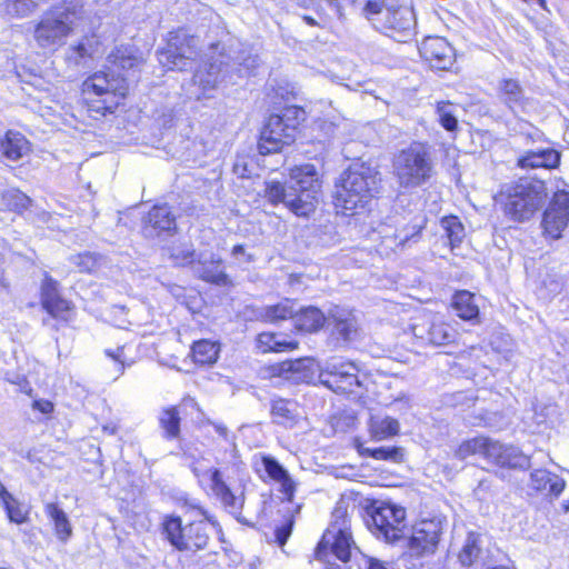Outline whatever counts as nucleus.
I'll use <instances>...</instances> for the list:
<instances>
[{"mask_svg": "<svg viewBox=\"0 0 569 569\" xmlns=\"http://www.w3.org/2000/svg\"><path fill=\"white\" fill-rule=\"evenodd\" d=\"M293 521L289 519L284 525L276 529V539L280 546H283L291 535Z\"/></svg>", "mask_w": 569, "mask_h": 569, "instance_id": "864d4df0", "label": "nucleus"}, {"mask_svg": "<svg viewBox=\"0 0 569 569\" xmlns=\"http://www.w3.org/2000/svg\"><path fill=\"white\" fill-rule=\"evenodd\" d=\"M53 403L49 400H38V411L48 415L53 411Z\"/></svg>", "mask_w": 569, "mask_h": 569, "instance_id": "13d9d810", "label": "nucleus"}, {"mask_svg": "<svg viewBox=\"0 0 569 569\" xmlns=\"http://www.w3.org/2000/svg\"><path fill=\"white\" fill-rule=\"evenodd\" d=\"M262 465L268 477L280 483V491L286 496L287 500L292 501L297 485L289 472L270 456L262 457Z\"/></svg>", "mask_w": 569, "mask_h": 569, "instance_id": "412c9836", "label": "nucleus"}, {"mask_svg": "<svg viewBox=\"0 0 569 569\" xmlns=\"http://www.w3.org/2000/svg\"><path fill=\"white\" fill-rule=\"evenodd\" d=\"M41 305L49 315L63 320L68 319L71 310L70 302L61 297L59 283L47 272L41 283Z\"/></svg>", "mask_w": 569, "mask_h": 569, "instance_id": "6ab92c4d", "label": "nucleus"}, {"mask_svg": "<svg viewBox=\"0 0 569 569\" xmlns=\"http://www.w3.org/2000/svg\"><path fill=\"white\" fill-rule=\"evenodd\" d=\"M368 431L371 439L381 441L397 436L400 431V423L389 416L371 415L368 421Z\"/></svg>", "mask_w": 569, "mask_h": 569, "instance_id": "393cba45", "label": "nucleus"}, {"mask_svg": "<svg viewBox=\"0 0 569 569\" xmlns=\"http://www.w3.org/2000/svg\"><path fill=\"white\" fill-rule=\"evenodd\" d=\"M332 518L329 529L323 533L318 545L317 553L320 556L322 550L330 546L336 557L346 562L350 559L351 549L355 545L349 531L347 510L338 506L332 513Z\"/></svg>", "mask_w": 569, "mask_h": 569, "instance_id": "9b49d317", "label": "nucleus"}, {"mask_svg": "<svg viewBox=\"0 0 569 569\" xmlns=\"http://www.w3.org/2000/svg\"><path fill=\"white\" fill-rule=\"evenodd\" d=\"M452 308L459 318L467 321L476 320L479 316V307L475 302V296L466 290L453 296Z\"/></svg>", "mask_w": 569, "mask_h": 569, "instance_id": "2f4dec72", "label": "nucleus"}, {"mask_svg": "<svg viewBox=\"0 0 569 569\" xmlns=\"http://www.w3.org/2000/svg\"><path fill=\"white\" fill-rule=\"evenodd\" d=\"M302 116L303 110L293 106L283 109L281 114L270 116L260 133L259 152L261 154L276 153L293 142Z\"/></svg>", "mask_w": 569, "mask_h": 569, "instance_id": "0eeeda50", "label": "nucleus"}, {"mask_svg": "<svg viewBox=\"0 0 569 569\" xmlns=\"http://www.w3.org/2000/svg\"><path fill=\"white\" fill-rule=\"evenodd\" d=\"M211 489L214 495L221 500L224 508L239 518V515L244 505V493L241 490L239 493L233 492L227 483L222 480L221 473L218 469L211 472Z\"/></svg>", "mask_w": 569, "mask_h": 569, "instance_id": "aec40b11", "label": "nucleus"}, {"mask_svg": "<svg viewBox=\"0 0 569 569\" xmlns=\"http://www.w3.org/2000/svg\"><path fill=\"white\" fill-rule=\"evenodd\" d=\"M240 254H244V248L242 244H237L232 248V256L237 258Z\"/></svg>", "mask_w": 569, "mask_h": 569, "instance_id": "69168bd1", "label": "nucleus"}, {"mask_svg": "<svg viewBox=\"0 0 569 569\" xmlns=\"http://www.w3.org/2000/svg\"><path fill=\"white\" fill-rule=\"evenodd\" d=\"M177 230L176 217L167 204L154 206L143 218L142 231L147 238L171 236Z\"/></svg>", "mask_w": 569, "mask_h": 569, "instance_id": "a211bd4d", "label": "nucleus"}, {"mask_svg": "<svg viewBox=\"0 0 569 569\" xmlns=\"http://www.w3.org/2000/svg\"><path fill=\"white\" fill-rule=\"evenodd\" d=\"M167 250L173 264L179 267L190 266L199 258L192 244L174 243Z\"/></svg>", "mask_w": 569, "mask_h": 569, "instance_id": "e433bc0d", "label": "nucleus"}, {"mask_svg": "<svg viewBox=\"0 0 569 569\" xmlns=\"http://www.w3.org/2000/svg\"><path fill=\"white\" fill-rule=\"evenodd\" d=\"M13 383H16L18 387H19V390L23 393H26L27 396H30L31 397V393H32V387H31V383L24 378V377H20L18 376L17 377V380L12 381Z\"/></svg>", "mask_w": 569, "mask_h": 569, "instance_id": "5fc2aeb1", "label": "nucleus"}, {"mask_svg": "<svg viewBox=\"0 0 569 569\" xmlns=\"http://www.w3.org/2000/svg\"><path fill=\"white\" fill-rule=\"evenodd\" d=\"M367 526L377 538L393 543L405 537L406 510L390 503L373 506Z\"/></svg>", "mask_w": 569, "mask_h": 569, "instance_id": "6e6552de", "label": "nucleus"}, {"mask_svg": "<svg viewBox=\"0 0 569 569\" xmlns=\"http://www.w3.org/2000/svg\"><path fill=\"white\" fill-rule=\"evenodd\" d=\"M106 355L116 362L117 377L122 375L124 371L123 348L119 347L114 351L106 350Z\"/></svg>", "mask_w": 569, "mask_h": 569, "instance_id": "603ef678", "label": "nucleus"}, {"mask_svg": "<svg viewBox=\"0 0 569 569\" xmlns=\"http://www.w3.org/2000/svg\"><path fill=\"white\" fill-rule=\"evenodd\" d=\"M437 113H438L439 122L446 130L453 131L457 128L458 121L453 114L451 103L443 102V101L439 102L437 104Z\"/></svg>", "mask_w": 569, "mask_h": 569, "instance_id": "de8ad7c7", "label": "nucleus"}, {"mask_svg": "<svg viewBox=\"0 0 569 569\" xmlns=\"http://www.w3.org/2000/svg\"><path fill=\"white\" fill-rule=\"evenodd\" d=\"M442 533L440 520H422L412 528L407 548L411 556L421 557L436 551Z\"/></svg>", "mask_w": 569, "mask_h": 569, "instance_id": "4468645a", "label": "nucleus"}, {"mask_svg": "<svg viewBox=\"0 0 569 569\" xmlns=\"http://www.w3.org/2000/svg\"><path fill=\"white\" fill-rule=\"evenodd\" d=\"M258 341L261 347H264L263 351H276L281 352L286 350H293L298 347V342L287 340L281 336L274 333H261L259 335Z\"/></svg>", "mask_w": 569, "mask_h": 569, "instance_id": "58836bf2", "label": "nucleus"}, {"mask_svg": "<svg viewBox=\"0 0 569 569\" xmlns=\"http://www.w3.org/2000/svg\"><path fill=\"white\" fill-rule=\"evenodd\" d=\"M44 513L52 522L57 538L66 542L72 535V527L66 512L57 503L50 502L44 506Z\"/></svg>", "mask_w": 569, "mask_h": 569, "instance_id": "cd10ccee", "label": "nucleus"}, {"mask_svg": "<svg viewBox=\"0 0 569 569\" xmlns=\"http://www.w3.org/2000/svg\"><path fill=\"white\" fill-rule=\"evenodd\" d=\"M77 20L76 9L64 6L52 9L38 23V44L47 47L59 43L69 34Z\"/></svg>", "mask_w": 569, "mask_h": 569, "instance_id": "f8f14e48", "label": "nucleus"}, {"mask_svg": "<svg viewBox=\"0 0 569 569\" xmlns=\"http://www.w3.org/2000/svg\"><path fill=\"white\" fill-rule=\"evenodd\" d=\"M192 471L193 473L198 477V478H201V477H204V476H209L211 478V472L213 470H207V469H202L200 468L197 463H193L192 466Z\"/></svg>", "mask_w": 569, "mask_h": 569, "instance_id": "e2e57ef3", "label": "nucleus"}, {"mask_svg": "<svg viewBox=\"0 0 569 569\" xmlns=\"http://www.w3.org/2000/svg\"><path fill=\"white\" fill-rule=\"evenodd\" d=\"M362 16L386 36L398 42H407L416 34V14L405 4H393L389 0H368Z\"/></svg>", "mask_w": 569, "mask_h": 569, "instance_id": "20e7f679", "label": "nucleus"}, {"mask_svg": "<svg viewBox=\"0 0 569 569\" xmlns=\"http://www.w3.org/2000/svg\"><path fill=\"white\" fill-rule=\"evenodd\" d=\"M302 19L309 26H319V23L310 16H303Z\"/></svg>", "mask_w": 569, "mask_h": 569, "instance_id": "338daca9", "label": "nucleus"}, {"mask_svg": "<svg viewBox=\"0 0 569 569\" xmlns=\"http://www.w3.org/2000/svg\"><path fill=\"white\" fill-rule=\"evenodd\" d=\"M355 447L361 457H371V452L373 449L365 447L363 443L360 442L358 439L355 440Z\"/></svg>", "mask_w": 569, "mask_h": 569, "instance_id": "bf43d9fd", "label": "nucleus"}, {"mask_svg": "<svg viewBox=\"0 0 569 569\" xmlns=\"http://www.w3.org/2000/svg\"><path fill=\"white\" fill-rule=\"evenodd\" d=\"M160 426L166 432V438L173 439L180 435V416L176 407L163 409L160 415Z\"/></svg>", "mask_w": 569, "mask_h": 569, "instance_id": "ea45409f", "label": "nucleus"}, {"mask_svg": "<svg viewBox=\"0 0 569 569\" xmlns=\"http://www.w3.org/2000/svg\"><path fill=\"white\" fill-rule=\"evenodd\" d=\"M0 500L10 521L16 523L24 522L28 511L8 492L2 483H0Z\"/></svg>", "mask_w": 569, "mask_h": 569, "instance_id": "c9c22d12", "label": "nucleus"}, {"mask_svg": "<svg viewBox=\"0 0 569 569\" xmlns=\"http://www.w3.org/2000/svg\"><path fill=\"white\" fill-rule=\"evenodd\" d=\"M419 52L433 69L447 70L455 62L453 48L442 37L425 38L419 46Z\"/></svg>", "mask_w": 569, "mask_h": 569, "instance_id": "dca6fc26", "label": "nucleus"}, {"mask_svg": "<svg viewBox=\"0 0 569 569\" xmlns=\"http://www.w3.org/2000/svg\"><path fill=\"white\" fill-rule=\"evenodd\" d=\"M295 315L293 303L290 300H283L277 305L268 306L264 309V318L271 322H277Z\"/></svg>", "mask_w": 569, "mask_h": 569, "instance_id": "a18cd8bd", "label": "nucleus"}, {"mask_svg": "<svg viewBox=\"0 0 569 569\" xmlns=\"http://www.w3.org/2000/svg\"><path fill=\"white\" fill-rule=\"evenodd\" d=\"M486 438L487 437H476L463 441L456 450L455 456L461 460L475 455L482 457L486 449Z\"/></svg>", "mask_w": 569, "mask_h": 569, "instance_id": "37998d69", "label": "nucleus"}, {"mask_svg": "<svg viewBox=\"0 0 569 569\" xmlns=\"http://www.w3.org/2000/svg\"><path fill=\"white\" fill-rule=\"evenodd\" d=\"M503 447V443L486 438V449L482 457L497 466L498 460L501 458Z\"/></svg>", "mask_w": 569, "mask_h": 569, "instance_id": "8fccbe9b", "label": "nucleus"}, {"mask_svg": "<svg viewBox=\"0 0 569 569\" xmlns=\"http://www.w3.org/2000/svg\"><path fill=\"white\" fill-rule=\"evenodd\" d=\"M498 98L510 109L521 108L525 104V90L520 82L512 78H503L498 82Z\"/></svg>", "mask_w": 569, "mask_h": 569, "instance_id": "a878e982", "label": "nucleus"}, {"mask_svg": "<svg viewBox=\"0 0 569 569\" xmlns=\"http://www.w3.org/2000/svg\"><path fill=\"white\" fill-rule=\"evenodd\" d=\"M292 318L295 319V326L307 332L319 330L327 320L321 310L315 307L301 309L299 312L295 311Z\"/></svg>", "mask_w": 569, "mask_h": 569, "instance_id": "7c9ffc66", "label": "nucleus"}, {"mask_svg": "<svg viewBox=\"0 0 569 569\" xmlns=\"http://www.w3.org/2000/svg\"><path fill=\"white\" fill-rule=\"evenodd\" d=\"M326 1L328 2V6L335 11L338 19L340 21H345L346 14H345V11H343V8H342L340 1L339 0H326Z\"/></svg>", "mask_w": 569, "mask_h": 569, "instance_id": "6e6d98bb", "label": "nucleus"}, {"mask_svg": "<svg viewBox=\"0 0 569 569\" xmlns=\"http://www.w3.org/2000/svg\"><path fill=\"white\" fill-rule=\"evenodd\" d=\"M560 162V153L553 149L527 151L517 160L521 169L556 168Z\"/></svg>", "mask_w": 569, "mask_h": 569, "instance_id": "4be33fe9", "label": "nucleus"}, {"mask_svg": "<svg viewBox=\"0 0 569 569\" xmlns=\"http://www.w3.org/2000/svg\"><path fill=\"white\" fill-rule=\"evenodd\" d=\"M392 174L398 186L413 190L428 183L436 174L432 147L413 141L399 150L392 158Z\"/></svg>", "mask_w": 569, "mask_h": 569, "instance_id": "7ed1b4c3", "label": "nucleus"}, {"mask_svg": "<svg viewBox=\"0 0 569 569\" xmlns=\"http://www.w3.org/2000/svg\"><path fill=\"white\" fill-rule=\"evenodd\" d=\"M429 341L436 346H445L453 342L456 339L455 330L445 322L432 323L429 332Z\"/></svg>", "mask_w": 569, "mask_h": 569, "instance_id": "79ce46f5", "label": "nucleus"}, {"mask_svg": "<svg viewBox=\"0 0 569 569\" xmlns=\"http://www.w3.org/2000/svg\"><path fill=\"white\" fill-rule=\"evenodd\" d=\"M529 487L538 492H547L558 497L565 489V480L546 469H536L530 473Z\"/></svg>", "mask_w": 569, "mask_h": 569, "instance_id": "5701e85b", "label": "nucleus"}, {"mask_svg": "<svg viewBox=\"0 0 569 569\" xmlns=\"http://www.w3.org/2000/svg\"><path fill=\"white\" fill-rule=\"evenodd\" d=\"M70 262L77 267L80 272L96 271L103 260V257L94 252H82L69 258Z\"/></svg>", "mask_w": 569, "mask_h": 569, "instance_id": "a19ab883", "label": "nucleus"}, {"mask_svg": "<svg viewBox=\"0 0 569 569\" xmlns=\"http://www.w3.org/2000/svg\"><path fill=\"white\" fill-rule=\"evenodd\" d=\"M273 422L284 427H292L299 418L297 403L286 399H277L271 405Z\"/></svg>", "mask_w": 569, "mask_h": 569, "instance_id": "c756f323", "label": "nucleus"}, {"mask_svg": "<svg viewBox=\"0 0 569 569\" xmlns=\"http://www.w3.org/2000/svg\"><path fill=\"white\" fill-rule=\"evenodd\" d=\"M358 368L351 362L332 359L319 375L321 383L335 392L349 393L359 386Z\"/></svg>", "mask_w": 569, "mask_h": 569, "instance_id": "ddd939ff", "label": "nucleus"}, {"mask_svg": "<svg viewBox=\"0 0 569 569\" xmlns=\"http://www.w3.org/2000/svg\"><path fill=\"white\" fill-rule=\"evenodd\" d=\"M371 458L376 460L400 462L403 458V450L400 447L375 448L371 452Z\"/></svg>", "mask_w": 569, "mask_h": 569, "instance_id": "09e8293b", "label": "nucleus"}, {"mask_svg": "<svg viewBox=\"0 0 569 569\" xmlns=\"http://www.w3.org/2000/svg\"><path fill=\"white\" fill-rule=\"evenodd\" d=\"M219 347L209 340H200L192 346V356L197 363L207 365L216 362Z\"/></svg>", "mask_w": 569, "mask_h": 569, "instance_id": "4c0bfd02", "label": "nucleus"}, {"mask_svg": "<svg viewBox=\"0 0 569 569\" xmlns=\"http://www.w3.org/2000/svg\"><path fill=\"white\" fill-rule=\"evenodd\" d=\"M497 466L526 470L531 467V461L530 457L526 456L519 448L511 445H505L501 458L498 460Z\"/></svg>", "mask_w": 569, "mask_h": 569, "instance_id": "72a5a7b5", "label": "nucleus"}, {"mask_svg": "<svg viewBox=\"0 0 569 569\" xmlns=\"http://www.w3.org/2000/svg\"><path fill=\"white\" fill-rule=\"evenodd\" d=\"M243 66L249 73L252 72L253 69L258 66V58L257 57L247 58L243 62Z\"/></svg>", "mask_w": 569, "mask_h": 569, "instance_id": "680f3d73", "label": "nucleus"}, {"mask_svg": "<svg viewBox=\"0 0 569 569\" xmlns=\"http://www.w3.org/2000/svg\"><path fill=\"white\" fill-rule=\"evenodd\" d=\"M199 264H201V271L199 273V277L210 283L218 284V286H229L231 283L228 274L223 272L222 270H213L209 267H207L208 262L220 264L221 260L219 258H216L213 254H211L210 259L204 258L202 254L198 258Z\"/></svg>", "mask_w": 569, "mask_h": 569, "instance_id": "f704fd0d", "label": "nucleus"}, {"mask_svg": "<svg viewBox=\"0 0 569 569\" xmlns=\"http://www.w3.org/2000/svg\"><path fill=\"white\" fill-rule=\"evenodd\" d=\"M320 183L313 164L295 167L290 171L287 184L270 181L266 187V197L273 203L280 202L299 217H308L318 203Z\"/></svg>", "mask_w": 569, "mask_h": 569, "instance_id": "f257e3e1", "label": "nucleus"}, {"mask_svg": "<svg viewBox=\"0 0 569 569\" xmlns=\"http://www.w3.org/2000/svg\"><path fill=\"white\" fill-rule=\"evenodd\" d=\"M127 91L128 84L124 77L114 72L98 71L83 82V92L97 96L89 103V112L94 114L113 113Z\"/></svg>", "mask_w": 569, "mask_h": 569, "instance_id": "423d86ee", "label": "nucleus"}, {"mask_svg": "<svg viewBox=\"0 0 569 569\" xmlns=\"http://www.w3.org/2000/svg\"><path fill=\"white\" fill-rule=\"evenodd\" d=\"M108 61L118 69L130 71L140 69L146 59L138 49L131 46H120L108 56Z\"/></svg>", "mask_w": 569, "mask_h": 569, "instance_id": "b1692460", "label": "nucleus"}, {"mask_svg": "<svg viewBox=\"0 0 569 569\" xmlns=\"http://www.w3.org/2000/svg\"><path fill=\"white\" fill-rule=\"evenodd\" d=\"M366 569H389V568L383 562H381L377 559H373V558H369L367 560Z\"/></svg>", "mask_w": 569, "mask_h": 569, "instance_id": "052dcab7", "label": "nucleus"}, {"mask_svg": "<svg viewBox=\"0 0 569 569\" xmlns=\"http://www.w3.org/2000/svg\"><path fill=\"white\" fill-rule=\"evenodd\" d=\"M328 320L332 322L336 332L345 341L352 340L357 336V321L349 311L336 308Z\"/></svg>", "mask_w": 569, "mask_h": 569, "instance_id": "c85d7f7f", "label": "nucleus"}, {"mask_svg": "<svg viewBox=\"0 0 569 569\" xmlns=\"http://www.w3.org/2000/svg\"><path fill=\"white\" fill-rule=\"evenodd\" d=\"M34 6L33 0H14L10 4V13L17 17H26L33 11Z\"/></svg>", "mask_w": 569, "mask_h": 569, "instance_id": "3c124183", "label": "nucleus"}, {"mask_svg": "<svg viewBox=\"0 0 569 569\" xmlns=\"http://www.w3.org/2000/svg\"><path fill=\"white\" fill-rule=\"evenodd\" d=\"M502 194L506 196L505 212L516 221L530 219L543 207L548 198L546 183L529 178L508 186Z\"/></svg>", "mask_w": 569, "mask_h": 569, "instance_id": "39448f33", "label": "nucleus"}, {"mask_svg": "<svg viewBox=\"0 0 569 569\" xmlns=\"http://www.w3.org/2000/svg\"><path fill=\"white\" fill-rule=\"evenodd\" d=\"M379 173L365 163H356L343 172L336 191V208L345 216L365 212L379 191Z\"/></svg>", "mask_w": 569, "mask_h": 569, "instance_id": "f03ea898", "label": "nucleus"}, {"mask_svg": "<svg viewBox=\"0 0 569 569\" xmlns=\"http://www.w3.org/2000/svg\"><path fill=\"white\" fill-rule=\"evenodd\" d=\"M210 530V525L204 520L182 526L180 518L171 517L164 522L167 538L178 550L197 551L206 548Z\"/></svg>", "mask_w": 569, "mask_h": 569, "instance_id": "1a4fd4ad", "label": "nucleus"}, {"mask_svg": "<svg viewBox=\"0 0 569 569\" xmlns=\"http://www.w3.org/2000/svg\"><path fill=\"white\" fill-rule=\"evenodd\" d=\"M29 150V143L20 132L8 131L0 139V158L10 161L20 159Z\"/></svg>", "mask_w": 569, "mask_h": 569, "instance_id": "bb28decb", "label": "nucleus"}, {"mask_svg": "<svg viewBox=\"0 0 569 569\" xmlns=\"http://www.w3.org/2000/svg\"><path fill=\"white\" fill-rule=\"evenodd\" d=\"M222 66V61L219 63L211 62L204 69L198 70L193 76L194 83L199 84L204 91L216 89L223 81Z\"/></svg>", "mask_w": 569, "mask_h": 569, "instance_id": "473e14b6", "label": "nucleus"}, {"mask_svg": "<svg viewBox=\"0 0 569 569\" xmlns=\"http://www.w3.org/2000/svg\"><path fill=\"white\" fill-rule=\"evenodd\" d=\"M17 76L21 78L22 82H26L29 86H33L36 74L32 71L27 72L24 67H20V70H18Z\"/></svg>", "mask_w": 569, "mask_h": 569, "instance_id": "4d7b16f0", "label": "nucleus"}, {"mask_svg": "<svg viewBox=\"0 0 569 569\" xmlns=\"http://www.w3.org/2000/svg\"><path fill=\"white\" fill-rule=\"evenodd\" d=\"M217 431L222 435V436H226L227 435V428L226 427H221V426H217L216 427Z\"/></svg>", "mask_w": 569, "mask_h": 569, "instance_id": "774afa93", "label": "nucleus"}, {"mask_svg": "<svg viewBox=\"0 0 569 569\" xmlns=\"http://www.w3.org/2000/svg\"><path fill=\"white\" fill-rule=\"evenodd\" d=\"M269 377H280L296 383L310 382L315 378V362L311 358H299L266 367Z\"/></svg>", "mask_w": 569, "mask_h": 569, "instance_id": "f3484780", "label": "nucleus"}, {"mask_svg": "<svg viewBox=\"0 0 569 569\" xmlns=\"http://www.w3.org/2000/svg\"><path fill=\"white\" fill-rule=\"evenodd\" d=\"M480 547L478 543V536L469 533L462 550L459 553V560L465 566H470L479 557Z\"/></svg>", "mask_w": 569, "mask_h": 569, "instance_id": "49530a36", "label": "nucleus"}, {"mask_svg": "<svg viewBox=\"0 0 569 569\" xmlns=\"http://www.w3.org/2000/svg\"><path fill=\"white\" fill-rule=\"evenodd\" d=\"M441 227L445 230L451 247L458 246L465 237V228L457 217L441 219Z\"/></svg>", "mask_w": 569, "mask_h": 569, "instance_id": "c03bdc74", "label": "nucleus"}, {"mask_svg": "<svg viewBox=\"0 0 569 569\" xmlns=\"http://www.w3.org/2000/svg\"><path fill=\"white\" fill-rule=\"evenodd\" d=\"M74 51L78 53V56L80 58H83L88 54V50H87L86 46L81 44V43L78 44L77 47H74Z\"/></svg>", "mask_w": 569, "mask_h": 569, "instance_id": "0e129e2a", "label": "nucleus"}, {"mask_svg": "<svg viewBox=\"0 0 569 569\" xmlns=\"http://www.w3.org/2000/svg\"><path fill=\"white\" fill-rule=\"evenodd\" d=\"M569 222V192L555 193L548 209L545 211L542 227L553 239H559Z\"/></svg>", "mask_w": 569, "mask_h": 569, "instance_id": "2eb2a0df", "label": "nucleus"}, {"mask_svg": "<svg viewBox=\"0 0 569 569\" xmlns=\"http://www.w3.org/2000/svg\"><path fill=\"white\" fill-rule=\"evenodd\" d=\"M199 39L184 30L171 32L167 47L158 53L159 62L168 69L184 70L198 57Z\"/></svg>", "mask_w": 569, "mask_h": 569, "instance_id": "9d476101", "label": "nucleus"}]
</instances>
